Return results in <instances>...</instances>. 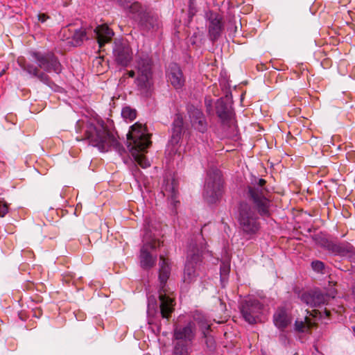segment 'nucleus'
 Wrapping results in <instances>:
<instances>
[{
    "label": "nucleus",
    "mask_w": 355,
    "mask_h": 355,
    "mask_svg": "<svg viewBox=\"0 0 355 355\" xmlns=\"http://www.w3.org/2000/svg\"><path fill=\"white\" fill-rule=\"evenodd\" d=\"M327 248L333 252H340L341 251V247L336 244L329 243Z\"/></svg>",
    "instance_id": "32"
},
{
    "label": "nucleus",
    "mask_w": 355,
    "mask_h": 355,
    "mask_svg": "<svg viewBox=\"0 0 355 355\" xmlns=\"http://www.w3.org/2000/svg\"><path fill=\"white\" fill-rule=\"evenodd\" d=\"M291 316L283 307L277 309L274 313V324L279 329L283 330L286 328L291 324Z\"/></svg>",
    "instance_id": "22"
},
{
    "label": "nucleus",
    "mask_w": 355,
    "mask_h": 355,
    "mask_svg": "<svg viewBox=\"0 0 355 355\" xmlns=\"http://www.w3.org/2000/svg\"><path fill=\"white\" fill-rule=\"evenodd\" d=\"M128 147L135 162L142 168L150 166L149 161L144 154L151 145L150 135L147 131L146 125L136 123L130 127L127 135Z\"/></svg>",
    "instance_id": "2"
},
{
    "label": "nucleus",
    "mask_w": 355,
    "mask_h": 355,
    "mask_svg": "<svg viewBox=\"0 0 355 355\" xmlns=\"http://www.w3.org/2000/svg\"><path fill=\"white\" fill-rule=\"evenodd\" d=\"M205 249V246L201 242L198 243L196 241H192L189 243L183 274L184 283L191 284L196 280L199 275L198 269L202 262V255Z\"/></svg>",
    "instance_id": "6"
},
{
    "label": "nucleus",
    "mask_w": 355,
    "mask_h": 355,
    "mask_svg": "<svg viewBox=\"0 0 355 355\" xmlns=\"http://www.w3.org/2000/svg\"><path fill=\"white\" fill-rule=\"evenodd\" d=\"M193 320L194 322H196L199 325L202 337L207 338V334L209 333L211 324L210 322L208 321L205 316L200 314L195 315L193 316Z\"/></svg>",
    "instance_id": "24"
},
{
    "label": "nucleus",
    "mask_w": 355,
    "mask_h": 355,
    "mask_svg": "<svg viewBox=\"0 0 355 355\" xmlns=\"http://www.w3.org/2000/svg\"><path fill=\"white\" fill-rule=\"evenodd\" d=\"M144 245L140 250V264L144 269L153 268L157 261V255H153L150 251H154L159 248L163 242L153 237L148 232L144 236Z\"/></svg>",
    "instance_id": "9"
},
{
    "label": "nucleus",
    "mask_w": 355,
    "mask_h": 355,
    "mask_svg": "<svg viewBox=\"0 0 355 355\" xmlns=\"http://www.w3.org/2000/svg\"><path fill=\"white\" fill-rule=\"evenodd\" d=\"M128 75L130 78H133L135 76V71L133 70H130L128 72Z\"/></svg>",
    "instance_id": "36"
},
{
    "label": "nucleus",
    "mask_w": 355,
    "mask_h": 355,
    "mask_svg": "<svg viewBox=\"0 0 355 355\" xmlns=\"http://www.w3.org/2000/svg\"><path fill=\"white\" fill-rule=\"evenodd\" d=\"M184 121L180 114H176L172 123L171 136L166 153L171 157L179 153L180 143L184 131Z\"/></svg>",
    "instance_id": "11"
},
{
    "label": "nucleus",
    "mask_w": 355,
    "mask_h": 355,
    "mask_svg": "<svg viewBox=\"0 0 355 355\" xmlns=\"http://www.w3.org/2000/svg\"><path fill=\"white\" fill-rule=\"evenodd\" d=\"M352 293H353L354 296L355 297V286L352 288Z\"/></svg>",
    "instance_id": "38"
},
{
    "label": "nucleus",
    "mask_w": 355,
    "mask_h": 355,
    "mask_svg": "<svg viewBox=\"0 0 355 355\" xmlns=\"http://www.w3.org/2000/svg\"><path fill=\"white\" fill-rule=\"evenodd\" d=\"M139 24L144 29L154 31L159 28L160 21L157 13L148 10L141 13Z\"/></svg>",
    "instance_id": "17"
},
{
    "label": "nucleus",
    "mask_w": 355,
    "mask_h": 355,
    "mask_svg": "<svg viewBox=\"0 0 355 355\" xmlns=\"http://www.w3.org/2000/svg\"><path fill=\"white\" fill-rule=\"evenodd\" d=\"M223 30V18L218 13H211L209 18L208 33L212 42L216 41Z\"/></svg>",
    "instance_id": "14"
},
{
    "label": "nucleus",
    "mask_w": 355,
    "mask_h": 355,
    "mask_svg": "<svg viewBox=\"0 0 355 355\" xmlns=\"http://www.w3.org/2000/svg\"><path fill=\"white\" fill-rule=\"evenodd\" d=\"M171 274V266L168 259L163 255L159 256V291L160 312L163 318L168 319L174 311V298L167 295L165 289L166 284Z\"/></svg>",
    "instance_id": "5"
},
{
    "label": "nucleus",
    "mask_w": 355,
    "mask_h": 355,
    "mask_svg": "<svg viewBox=\"0 0 355 355\" xmlns=\"http://www.w3.org/2000/svg\"><path fill=\"white\" fill-rule=\"evenodd\" d=\"M167 76L168 81L175 89H179L184 86L185 79L182 70L177 64L172 63L169 65Z\"/></svg>",
    "instance_id": "18"
},
{
    "label": "nucleus",
    "mask_w": 355,
    "mask_h": 355,
    "mask_svg": "<svg viewBox=\"0 0 355 355\" xmlns=\"http://www.w3.org/2000/svg\"><path fill=\"white\" fill-rule=\"evenodd\" d=\"M324 313L325 314V315L327 317H329L330 315H331V311L329 310H328L327 309H324Z\"/></svg>",
    "instance_id": "37"
},
{
    "label": "nucleus",
    "mask_w": 355,
    "mask_h": 355,
    "mask_svg": "<svg viewBox=\"0 0 355 355\" xmlns=\"http://www.w3.org/2000/svg\"><path fill=\"white\" fill-rule=\"evenodd\" d=\"M216 114L223 125L230 126L233 123L231 107L223 99H218L216 103Z\"/></svg>",
    "instance_id": "19"
},
{
    "label": "nucleus",
    "mask_w": 355,
    "mask_h": 355,
    "mask_svg": "<svg viewBox=\"0 0 355 355\" xmlns=\"http://www.w3.org/2000/svg\"><path fill=\"white\" fill-rule=\"evenodd\" d=\"M315 324L307 316L305 318V321L296 320L295 323V329L300 332H307Z\"/></svg>",
    "instance_id": "26"
},
{
    "label": "nucleus",
    "mask_w": 355,
    "mask_h": 355,
    "mask_svg": "<svg viewBox=\"0 0 355 355\" xmlns=\"http://www.w3.org/2000/svg\"><path fill=\"white\" fill-rule=\"evenodd\" d=\"M264 179H255L248 187L247 196L252 205L241 202L239 207L237 221L239 227L248 239H252L259 231L261 223L259 215L270 216V200L268 190L266 188Z\"/></svg>",
    "instance_id": "1"
},
{
    "label": "nucleus",
    "mask_w": 355,
    "mask_h": 355,
    "mask_svg": "<svg viewBox=\"0 0 355 355\" xmlns=\"http://www.w3.org/2000/svg\"><path fill=\"white\" fill-rule=\"evenodd\" d=\"M223 188L220 171L216 168H210L205 180L204 198L209 203L216 202L222 196Z\"/></svg>",
    "instance_id": "8"
},
{
    "label": "nucleus",
    "mask_w": 355,
    "mask_h": 355,
    "mask_svg": "<svg viewBox=\"0 0 355 355\" xmlns=\"http://www.w3.org/2000/svg\"><path fill=\"white\" fill-rule=\"evenodd\" d=\"M189 113L192 126L199 132L206 131L207 125L201 110L193 107L189 110Z\"/></svg>",
    "instance_id": "20"
},
{
    "label": "nucleus",
    "mask_w": 355,
    "mask_h": 355,
    "mask_svg": "<svg viewBox=\"0 0 355 355\" xmlns=\"http://www.w3.org/2000/svg\"><path fill=\"white\" fill-rule=\"evenodd\" d=\"M86 38V31L85 29L81 28L78 30L74 31L73 35L71 37H68V45L70 44L72 46H80L83 41Z\"/></svg>",
    "instance_id": "23"
},
{
    "label": "nucleus",
    "mask_w": 355,
    "mask_h": 355,
    "mask_svg": "<svg viewBox=\"0 0 355 355\" xmlns=\"http://www.w3.org/2000/svg\"><path fill=\"white\" fill-rule=\"evenodd\" d=\"M230 271V266L223 263L220 266V275L225 276L228 274Z\"/></svg>",
    "instance_id": "31"
},
{
    "label": "nucleus",
    "mask_w": 355,
    "mask_h": 355,
    "mask_svg": "<svg viewBox=\"0 0 355 355\" xmlns=\"http://www.w3.org/2000/svg\"><path fill=\"white\" fill-rule=\"evenodd\" d=\"M135 69L137 76L135 84L146 96L150 94L152 83V61L146 53H138L136 58Z\"/></svg>",
    "instance_id": "7"
},
{
    "label": "nucleus",
    "mask_w": 355,
    "mask_h": 355,
    "mask_svg": "<svg viewBox=\"0 0 355 355\" xmlns=\"http://www.w3.org/2000/svg\"><path fill=\"white\" fill-rule=\"evenodd\" d=\"M94 33L97 39L99 47L101 49L105 44L110 42L114 36V32L107 25L98 26L94 29Z\"/></svg>",
    "instance_id": "21"
},
{
    "label": "nucleus",
    "mask_w": 355,
    "mask_h": 355,
    "mask_svg": "<svg viewBox=\"0 0 355 355\" xmlns=\"http://www.w3.org/2000/svg\"><path fill=\"white\" fill-rule=\"evenodd\" d=\"M8 204L3 200H0V217H3L8 213Z\"/></svg>",
    "instance_id": "30"
},
{
    "label": "nucleus",
    "mask_w": 355,
    "mask_h": 355,
    "mask_svg": "<svg viewBox=\"0 0 355 355\" xmlns=\"http://www.w3.org/2000/svg\"><path fill=\"white\" fill-rule=\"evenodd\" d=\"M24 69L30 74L37 76L42 81H45L47 79V76L43 73H40L39 69L33 65L28 64L24 67Z\"/></svg>",
    "instance_id": "28"
},
{
    "label": "nucleus",
    "mask_w": 355,
    "mask_h": 355,
    "mask_svg": "<svg viewBox=\"0 0 355 355\" xmlns=\"http://www.w3.org/2000/svg\"><path fill=\"white\" fill-rule=\"evenodd\" d=\"M85 137L92 146L98 148L101 152H107L112 149L120 155L125 152V148L114 134L101 123L88 124L85 130Z\"/></svg>",
    "instance_id": "3"
},
{
    "label": "nucleus",
    "mask_w": 355,
    "mask_h": 355,
    "mask_svg": "<svg viewBox=\"0 0 355 355\" xmlns=\"http://www.w3.org/2000/svg\"><path fill=\"white\" fill-rule=\"evenodd\" d=\"M49 17L46 14L40 13L38 15V19L41 22H44Z\"/></svg>",
    "instance_id": "34"
},
{
    "label": "nucleus",
    "mask_w": 355,
    "mask_h": 355,
    "mask_svg": "<svg viewBox=\"0 0 355 355\" xmlns=\"http://www.w3.org/2000/svg\"><path fill=\"white\" fill-rule=\"evenodd\" d=\"M193 320L194 322H196L199 325L202 337L207 338V334L209 333L211 324L210 322L208 321L205 316L200 314L195 315L193 316Z\"/></svg>",
    "instance_id": "25"
},
{
    "label": "nucleus",
    "mask_w": 355,
    "mask_h": 355,
    "mask_svg": "<svg viewBox=\"0 0 355 355\" xmlns=\"http://www.w3.org/2000/svg\"><path fill=\"white\" fill-rule=\"evenodd\" d=\"M32 55L38 63V66L45 71H53L57 73L61 71V66L53 53L42 54L39 52L32 53Z\"/></svg>",
    "instance_id": "13"
},
{
    "label": "nucleus",
    "mask_w": 355,
    "mask_h": 355,
    "mask_svg": "<svg viewBox=\"0 0 355 355\" xmlns=\"http://www.w3.org/2000/svg\"><path fill=\"white\" fill-rule=\"evenodd\" d=\"M136 110L130 107H124L121 110V116L125 121H133L136 118Z\"/></svg>",
    "instance_id": "27"
},
{
    "label": "nucleus",
    "mask_w": 355,
    "mask_h": 355,
    "mask_svg": "<svg viewBox=\"0 0 355 355\" xmlns=\"http://www.w3.org/2000/svg\"><path fill=\"white\" fill-rule=\"evenodd\" d=\"M353 331H354V332L355 334V327H353Z\"/></svg>",
    "instance_id": "40"
},
{
    "label": "nucleus",
    "mask_w": 355,
    "mask_h": 355,
    "mask_svg": "<svg viewBox=\"0 0 355 355\" xmlns=\"http://www.w3.org/2000/svg\"><path fill=\"white\" fill-rule=\"evenodd\" d=\"M96 62H100V60H99V59H97V60H96Z\"/></svg>",
    "instance_id": "41"
},
{
    "label": "nucleus",
    "mask_w": 355,
    "mask_h": 355,
    "mask_svg": "<svg viewBox=\"0 0 355 355\" xmlns=\"http://www.w3.org/2000/svg\"><path fill=\"white\" fill-rule=\"evenodd\" d=\"M311 267L313 270L318 272H322V270L324 268V265L323 262L316 260V261H313L311 263Z\"/></svg>",
    "instance_id": "29"
},
{
    "label": "nucleus",
    "mask_w": 355,
    "mask_h": 355,
    "mask_svg": "<svg viewBox=\"0 0 355 355\" xmlns=\"http://www.w3.org/2000/svg\"><path fill=\"white\" fill-rule=\"evenodd\" d=\"M114 61L119 65L127 67L132 58V51L130 46L123 41L114 42L113 47Z\"/></svg>",
    "instance_id": "12"
},
{
    "label": "nucleus",
    "mask_w": 355,
    "mask_h": 355,
    "mask_svg": "<svg viewBox=\"0 0 355 355\" xmlns=\"http://www.w3.org/2000/svg\"><path fill=\"white\" fill-rule=\"evenodd\" d=\"M263 309V304L253 297L243 300L240 304L241 315L249 324H255L259 320Z\"/></svg>",
    "instance_id": "10"
},
{
    "label": "nucleus",
    "mask_w": 355,
    "mask_h": 355,
    "mask_svg": "<svg viewBox=\"0 0 355 355\" xmlns=\"http://www.w3.org/2000/svg\"><path fill=\"white\" fill-rule=\"evenodd\" d=\"M162 192L166 196L171 204L176 207L177 204L180 203L178 198V185L175 179H165L162 186Z\"/></svg>",
    "instance_id": "15"
},
{
    "label": "nucleus",
    "mask_w": 355,
    "mask_h": 355,
    "mask_svg": "<svg viewBox=\"0 0 355 355\" xmlns=\"http://www.w3.org/2000/svg\"><path fill=\"white\" fill-rule=\"evenodd\" d=\"M205 338V343L208 347L212 348L214 346V341L211 336H209L208 334H207V338Z\"/></svg>",
    "instance_id": "33"
},
{
    "label": "nucleus",
    "mask_w": 355,
    "mask_h": 355,
    "mask_svg": "<svg viewBox=\"0 0 355 355\" xmlns=\"http://www.w3.org/2000/svg\"><path fill=\"white\" fill-rule=\"evenodd\" d=\"M150 300H151L150 299L148 300V301H149L148 306H150Z\"/></svg>",
    "instance_id": "39"
},
{
    "label": "nucleus",
    "mask_w": 355,
    "mask_h": 355,
    "mask_svg": "<svg viewBox=\"0 0 355 355\" xmlns=\"http://www.w3.org/2000/svg\"><path fill=\"white\" fill-rule=\"evenodd\" d=\"M205 105L207 107V112H211V101L205 99Z\"/></svg>",
    "instance_id": "35"
},
{
    "label": "nucleus",
    "mask_w": 355,
    "mask_h": 355,
    "mask_svg": "<svg viewBox=\"0 0 355 355\" xmlns=\"http://www.w3.org/2000/svg\"><path fill=\"white\" fill-rule=\"evenodd\" d=\"M196 324L189 320L184 324H175L173 332V355H190L196 336Z\"/></svg>",
    "instance_id": "4"
},
{
    "label": "nucleus",
    "mask_w": 355,
    "mask_h": 355,
    "mask_svg": "<svg viewBox=\"0 0 355 355\" xmlns=\"http://www.w3.org/2000/svg\"><path fill=\"white\" fill-rule=\"evenodd\" d=\"M329 298V295H324L318 291L306 292L301 296V300L311 307L324 304Z\"/></svg>",
    "instance_id": "16"
}]
</instances>
